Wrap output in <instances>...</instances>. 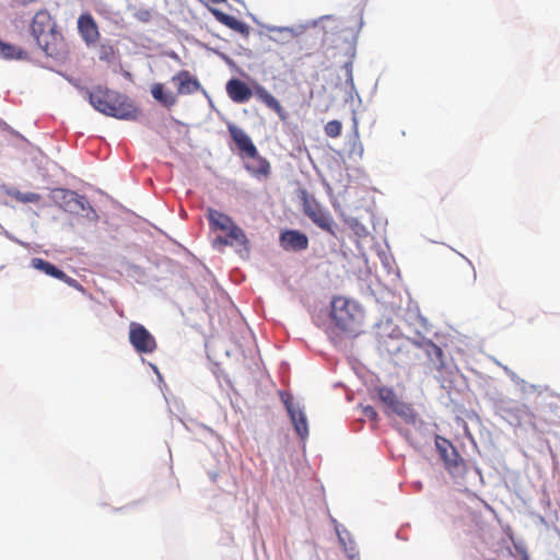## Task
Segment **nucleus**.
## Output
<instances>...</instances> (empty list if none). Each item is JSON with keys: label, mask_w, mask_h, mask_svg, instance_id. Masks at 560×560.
<instances>
[{"label": "nucleus", "mask_w": 560, "mask_h": 560, "mask_svg": "<svg viewBox=\"0 0 560 560\" xmlns=\"http://www.w3.org/2000/svg\"><path fill=\"white\" fill-rule=\"evenodd\" d=\"M267 30L269 33V39L279 45H285L298 36L296 31L292 27L270 26Z\"/></svg>", "instance_id": "nucleus-17"}, {"label": "nucleus", "mask_w": 560, "mask_h": 560, "mask_svg": "<svg viewBox=\"0 0 560 560\" xmlns=\"http://www.w3.org/2000/svg\"><path fill=\"white\" fill-rule=\"evenodd\" d=\"M280 245L284 250H303L308 247L307 236L296 230H287L280 234Z\"/></svg>", "instance_id": "nucleus-13"}, {"label": "nucleus", "mask_w": 560, "mask_h": 560, "mask_svg": "<svg viewBox=\"0 0 560 560\" xmlns=\"http://www.w3.org/2000/svg\"><path fill=\"white\" fill-rule=\"evenodd\" d=\"M81 201L82 200H79L78 202H80L81 209H84L83 202H81Z\"/></svg>", "instance_id": "nucleus-32"}, {"label": "nucleus", "mask_w": 560, "mask_h": 560, "mask_svg": "<svg viewBox=\"0 0 560 560\" xmlns=\"http://www.w3.org/2000/svg\"><path fill=\"white\" fill-rule=\"evenodd\" d=\"M78 30L86 45L95 44L100 39L98 26L90 13H84L79 16Z\"/></svg>", "instance_id": "nucleus-12"}, {"label": "nucleus", "mask_w": 560, "mask_h": 560, "mask_svg": "<svg viewBox=\"0 0 560 560\" xmlns=\"http://www.w3.org/2000/svg\"><path fill=\"white\" fill-rule=\"evenodd\" d=\"M91 105L100 113L117 119L135 120L140 110L127 96L103 86H95L89 92Z\"/></svg>", "instance_id": "nucleus-1"}, {"label": "nucleus", "mask_w": 560, "mask_h": 560, "mask_svg": "<svg viewBox=\"0 0 560 560\" xmlns=\"http://www.w3.org/2000/svg\"><path fill=\"white\" fill-rule=\"evenodd\" d=\"M211 13L214 15L217 21H219L223 25L228 26L232 31L237 32L244 36H247L249 34L248 25L246 23L240 21L235 16L226 14L219 9H211Z\"/></svg>", "instance_id": "nucleus-15"}, {"label": "nucleus", "mask_w": 560, "mask_h": 560, "mask_svg": "<svg viewBox=\"0 0 560 560\" xmlns=\"http://www.w3.org/2000/svg\"><path fill=\"white\" fill-rule=\"evenodd\" d=\"M363 416L370 419L371 421H377V412L372 406H365L362 409Z\"/></svg>", "instance_id": "nucleus-29"}, {"label": "nucleus", "mask_w": 560, "mask_h": 560, "mask_svg": "<svg viewBox=\"0 0 560 560\" xmlns=\"http://www.w3.org/2000/svg\"><path fill=\"white\" fill-rule=\"evenodd\" d=\"M81 201L82 200H79L78 202H80L81 209H84L83 202H81Z\"/></svg>", "instance_id": "nucleus-33"}, {"label": "nucleus", "mask_w": 560, "mask_h": 560, "mask_svg": "<svg viewBox=\"0 0 560 560\" xmlns=\"http://www.w3.org/2000/svg\"><path fill=\"white\" fill-rule=\"evenodd\" d=\"M172 82L177 85V93L166 92L162 83H154L151 86L152 97L166 108L177 104V95L194 94L201 89L199 80L188 70H180L172 77Z\"/></svg>", "instance_id": "nucleus-2"}, {"label": "nucleus", "mask_w": 560, "mask_h": 560, "mask_svg": "<svg viewBox=\"0 0 560 560\" xmlns=\"http://www.w3.org/2000/svg\"><path fill=\"white\" fill-rule=\"evenodd\" d=\"M423 349L430 364L432 365V369L441 372L445 366L444 353L442 349L432 341L424 342Z\"/></svg>", "instance_id": "nucleus-16"}, {"label": "nucleus", "mask_w": 560, "mask_h": 560, "mask_svg": "<svg viewBox=\"0 0 560 560\" xmlns=\"http://www.w3.org/2000/svg\"><path fill=\"white\" fill-rule=\"evenodd\" d=\"M0 58L7 60H23L27 58V54L21 47L2 42L0 39Z\"/></svg>", "instance_id": "nucleus-20"}, {"label": "nucleus", "mask_w": 560, "mask_h": 560, "mask_svg": "<svg viewBox=\"0 0 560 560\" xmlns=\"http://www.w3.org/2000/svg\"><path fill=\"white\" fill-rule=\"evenodd\" d=\"M71 196L72 199H75L77 201L79 200H84V197L82 196H79L78 194L73 192V191H70L69 194Z\"/></svg>", "instance_id": "nucleus-30"}, {"label": "nucleus", "mask_w": 560, "mask_h": 560, "mask_svg": "<svg viewBox=\"0 0 560 560\" xmlns=\"http://www.w3.org/2000/svg\"><path fill=\"white\" fill-rule=\"evenodd\" d=\"M225 240L231 241V238H230L228 235H226V237H224V238H223V237H218V240H217V241H218L219 243H221V244H223V245H224V241H225Z\"/></svg>", "instance_id": "nucleus-31"}, {"label": "nucleus", "mask_w": 560, "mask_h": 560, "mask_svg": "<svg viewBox=\"0 0 560 560\" xmlns=\"http://www.w3.org/2000/svg\"><path fill=\"white\" fill-rule=\"evenodd\" d=\"M377 395L380 400L386 406V408L390 411L397 402L400 400L396 393L389 387H378Z\"/></svg>", "instance_id": "nucleus-24"}, {"label": "nucleus", "mask_w": 560, "mask_h": 560, "mask_svg": "<svg viewBox=\"0 0 560 560\" xmlns=\"http://www.w3.org/2000/svg\"><path fill=\"white\" fill-rule=\"evenodd\" d=\"M325 133L330 138H337L341 135L342 125L339 120H330L324 127Z\"/></svg>", "instance_id": "nucleus-27"}, {"label": "nucleus", "mask_w": 560, "mask_h": 560, "mask_svg": "<svg viewBox=\"0 0 560 560\" xmlns=\"http://www.w3.org/2000/svg\"><path fill=\"white\" fill-rule=\"evenodd\" d=\"M226 92L230 98L235 103H245L253 95V91L249 86L238 79H231L226 83Z\"/></svg>", "instance_id": "nucleus-14"}, {"label": "nucleus", "mask_w": 560, "mask_h": 560, "mask_svg": "<svg viewBox=\"0 0 560 560\" xmlns=\"http://www.w3.org/2000/svg\"><path fill=\"white\" fill-rule=\"evenodd\" d=\"M247 170L248 171H252V167L250 166H247ZM256 168L253 170V172L255 171Z\"/></svg>", "instance_id": "nucleus-35"}, {"label": "nucleus", "mask_w": 560, "mask_h": 560, "mask_svg": "<svg viewBox=\"0 0 560 560\" xmlns=\"http://www.w3.org/2000/svg\"><path fill=\"white\" fill-rule=\"evenodd\" d=\"M281 398L296 434L301 438V440H305L308 436V424L305 412L293 404L292 397L290 395L282 394Z\"/></svg>", "instance_id": "nucleus-10"}, {"label": "nucleus", "mask_w": 560, "mask_h": 560, "mask_svg": "<svg viewBox=\"0 0 560 560\" xmlns=\"http://www.w3.org/2000/svg\"><path fill=\"white\" fill-rule=\"evenodd\" d=\"M207 219L212 230H220L228 233L231 241L225 240L224 245L246 246L248 244V240L244 231L234 223L230 215L213 208H208Z\"/></svg>", "instance_id": "nucleus-4"}, {"label": "nucleus", "mask_w": 560, "mask_h": 560, "mask_svg": "<svg viewBox=\"0 0 560 560\" xmlns=\"http://www.w3.org/2000/svg\"><path fill=\"white\" fill-rule=\"evenodd\" d=\"M435 447L444 463V468L453 478H464L467 474V465L455 446L445 438H435Z\"/></svg>", "instance_id": "nucleus-5"}, {"label": "nucleus", "mask_w": 560, "mask_h": 560, "mask_svg": "<svg viewBox=\"0 0 560 560\" xmlns=\"http://www.w3.org/2000/svg\"><path fill=\"white\" fill-rule=\"evenodd\" d=\"M337 535L339 538V542L342 546V549L345 551V555L350 559L353 560L357 557H359L360 552L358 549V546L352 538L351 534L347 530H339L337 529Z\"/></svg>", "instance_id": "nucleus-19"}, {"label": "nucleus", "mask_w": 560, "mask_h": 560, "mask_svg": "<svg viewBox=\"0 0 560 560\" xmlns=\"http://www.w3.org/2000/svg\"><path fill=\"white\" fill-rule=\"evenodd\" d=\"M228 130L241 153H244L248 158L257 159L258 167L257 170L254 171L255 174L268 175L270 165L266 159L259 156L258 150L253 143L249 136L243 129L235 126L234 124H229Z\"/></svg>", "instance_id": "nucleus-7"}, {"label": "nucleus", "mask_w": 560, "mask_h": 560, "mask_svg": "<svg viewBox=\"0 0 560 560\" xmlns=\"http://www.w3.org/2000/svg\"><path fill=\"white\" fill-rule=\"evenodd\" d=\"M55 31H57L56 24L47 10H40L35 13L31 23V33L35 40H43V37Z\"/></svg>", "instance_id": "nucleus-11"}, {"label": "nucleus", "mask_w": 560, "mask_h": 560, "mask_svg": "<svg viewBox=\"0 0 560 560\" xmlns=\"http://www.w3.org/2000/svg\"><path fill=\"white\" fill-rule=\"evenodd\" d=\"M256 97L268 108L276 112L281 118L284 117V110L279 101L264 86L257 85L254 90Z\"/></svg>", "instance_id": "nucleus-18"}, {"label": "nucleus", "mask_w": 560, "mask_h": 560, "mask_svg": "<svg viewBox=\"0 0 560 560\" xmlns=\"http://www.w3.org/2000/svg\"><path fill=\"white\" fill-rule=\"evenodd\" d=\"M392 413L397 415L407 423H413L417 418V413L410 404L399 400L397 405L390 410Z\"/></svg>", "instance_id": "nucleus-23"}, {"label": "nucleus", "mask_w": 560, "mask_h": 560, "mask_svg": "<svg viewBox=\"0 0 560 560\" xmlns=\"http://www.w3.org/2000/svg\"><path fill=\"white\" fill-rule=\"evenodd\" d=\"M434 200L442 207H447L453 200L452 190L447 187L438 188L434 195Z\"/></svg>", "instance_id": "nucleus-25"}, {"label": "nucleus", "mask_w": 560, "mask_h": 560, "mask_svg": "<svg viewBox=\"0 0 560 560\" xmlns=\"http://www.w3.org/2000/svg\"><path fill=\"white\" fill-rule=\"evenodd\" d=\"M331 318L345 331H354L362 319L360 307L345 298H335L331 303Z\"/></svg>", "instance_id": "nucleus-3"}, {"label": "nucleus", "mask_w": 560, "mask_h": 560, "mask_svg": "<svg viewBox=\"0 0 560 560\" xmlns=\"http://www.w3.org/2000/svg\"><path fill=\"white\" fill-rule=\"evenodd\" d=\"M129 342L138 353H152L158 347L152 334L143 325L136 322L129 325Z\"/></svg>", "instance_id": "nucleus-8"}, {"label": "nucleus", "mask_w": 560, "mask_h": 560, "mask_svg": "<svg viewBox=\"0 0 560 560\" xmlns=\"http://www.w3.org/2000/svg\"><path fill=\"white\" fill-rule=\"evenodd\" d=\"M31 266L37 270L43 271L47 276L59 279L63 277V271L58 269L51 262L44 260L43 258L35 257L31 260Z\"/></svg>", "instance_id": "nucleus-21"}, {"label": "nucleus", "mask_w": 560, "mask_h": 560, "mask_svg": "<svg viewBox=\"0 0 560 560\" xmlns=\"http://www.w3.org/2000/svg\"><path fill=\"white\" fill-rule=\"evenodd\" d=\"M36 43L47 57L55 60H62L68 55V47L65 38L58 31L46 35V37H43V40L38 39Z\"/></svg>", "instance_id": "nucleus-9"}, {"label": "nucleus", "mask_w": 560, "mask_h": 560, "mask_svg": "<svg viewBox=\"0 0 560 560\" xmlns=\"http://www.w3.org/2000/svg\"><path fill=\"white\" fill-rule=\"evenodd\" d=\"M300 199L303 213L319 229L335 235L334 219L317 199L306 190L301 191Z\"/></svg>", "instance_id": "nucleus-6"}, {"label": "nucleus", "mask_w": 560, "mask_h": 560, "mask_svg": "<svg viewBox=\"0 0 560 560\" xmlns=\"http://www.w3.org/2000/svg\"><path fill=\"white\" fill-rule=\"evenodd\" d=\"M5 194L20 203H37L42 200V196L37 192H22L14 187L8 188Z\"/></svg>", "instance_id": "nucleus-22"}, {"label": "nucleus", "mask_w": 560, "mask_h": 560, "mask_svg": "<svg viewBox=\"0 0 560 560\" xmlns=\"http://www.w3.org/2000/svg\"><path fill=\"white\" fill-rule=\"evenodd\" d=\"M58 280L63 281L69 287H71L78 291H83V287L80 284V282L78 280H75L74 278L67 276L65 272H63V277L59 278Z\"/></svg>", "instance_id": "nucleus-28"}, {"label": "nucleus", "mask_w": 560, "mask_h": 560, "mask_svg": "<svg viewBox=\"0 0 560 560\" xmlns=\"http://www.w3.org/2000/svg\"><path fill=\"white\" fill-rule=\"evenodd\" d=\"M100 60L112 62L115 58V49L109 44H101L98 47Z\"/></svg>", "instance_id": "nucleus-26"}, {"label": "nucleus", "mask_w": 560, "mask_h": 560, "mask_svg": "<svg viewBox=\"0 0 560 560\" xmlns=\"http://www.w3.org/2000/svg\"><path fill=\"white\" fill-rule=\"evenodd\" d=\"M247 170L248 171H252V167L250 166H247ZM256 168L253 170V172L255 171Z\"/></svg>", "instance_id": "nucleus-34"}]
</instances>
